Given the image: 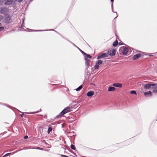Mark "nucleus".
I'll use <instances>...</instances> for the list:
<instances>
[{
	"label": "nucleus",
	"instance_id": "f257e3e1",
	"mask_svg": "<svg viewBox=\"0 0 157 157\" xmlns=\"http://www.w3.org/2000/svg\"><path fill=\"white\" fill-rule=\"evenodd\" d=\"M144 88L145 89L152 91L153 89L157 88V83L147 84L144 86Z\"/></svg>",
	"mask_w": 157,
	"mask_h": 157
},
{
	"label": "nucleus",
	"instance_id": "f03ea898",
	"mask_svg": "<svg viewBox=\"0 0 157 157\" xmlns=\"http://www.w3.org/2000/svg\"><path fill=\"white\" fill-rule=\"evenodd\" d=\"M9 12V9L5 7L0 8V13H2L5 15L7 14Z\"/></svg>",
	"mask_w": 157,
	"mask_h": 157
},
{
	"label": "nucleus",
	"instance_id": "7ed1b4c3",
	"mask_svg": "<svg viewBox=\"0 0 157 157\" xmlns=\"http://www.w3.org/2000/svg\"><path fill=\"white\" fill-rule=\"evenodd\" d=\"M71 110V109L70 107H67L60 113L59 116H62L64 114L70 112Z\"/></svg>",
	"mask_w": 157,
	"mask_h": 157
},
{
	"label": "nucleus",
	"instance_id": "20e7f679",
	"mask_svg": "<svg viewBox=\"0 0 157 157\" xmlns=\"http://www.w3.org/2000/svg\"><path fill=\"white\" fill-rule=\"evenodd\" d=\"M120 50L122 52L123 55H126L128 54L129 49L127 47H123L121 48Z\"/></svg>",
	"mask_w": 157,
	"mask_h": 157
},
{
	"label": "nucleus",
	"instance_id": "39448f33",
	"mask_svg": "<svg viewBox=\"0 0 157 157\" xmlns=\"http://www.w3.org/2000/svg\"><path fill=\"white\" fill-rule=\"evenodd\" d=\"M17 2V0H6L5 5L6 6L13 5Z\"/></svg>",
	"mask_w": 157,
	"mask_h": 157
},
{
	"label": "nucleus",
	"instance_id": "423d86ee",
	"mask_svg": "<svg viewBox=\"0 0 157 157\" xmlns=\"http://www.w3.org/2000/svg\"><path fill=\"white\" fill-rule=\"evenodd\" d=\"M115 49L113 48L109 49L108 52V54L111 56H114L115 54Z\"/></svg>",
	"mask_w": 157,
	"mask_h": 157
},
{
	"label": "nucleus",
	"instance_id": "0eeeda50",
	"mask_svg": "<svg viewBox=\"0 0 157 157\" xmlns=\"http://www.w3.org/2000/svg\"><path fill=\"white\" fill-rule=\"evenodd\" d=\"M108 54H106V53H103L101 54V55L98 56L97 57V59H99L101 58H104L107 57L108 56Z\"/></svg>",
	"mask_w": 157,
	"mask_h": 157
},
{
	"label": "nucleus",
	"instance_id": "6e6552de",
	"mask_svg": "<svg viewBox=\"0 0 157 157\" xmlns=\"http://www.w3.org/2000/svg\"><path fill=\"white\" fill-rule=\"evenodd\" d=\"M141 54H137L135 55L133 58V60H136L139 57L141 56Z\"/></svg>",
	"mask_w": 157,
	"mask_h": 157
},
{
	"label": "nucleus",
	"instance_id": "1a4fd4ad",
	"mask_svg": "<svg viewBox=\"0 0 157 157\" xmlns=\"http://www.w3.org/2000/svg\"><path fill=\"white\" fill-rule=\"evenodd\" d=\"M144 95L146 97L151 96L152 95V92L151 91L145 92L144 93Z\"/></svg>",
	"mask_w": 157,
	"mask_h": 157
},
{
	"label": "nucleus",
	"instance_id": "9d476101",
	"mask_svg": "<svg viewBox=\"0 0 157 157\" xmlns=\"http://www.w3.org/2000/svg\"><path fill=\"white\" fill-rule=\"evenodd\" d=\"M113 85L115 87H119V88L121 87L122 86V84L119 83H114L113 84Z\"/></svg>",
	"mask_w": 157,
	"mask_h": 157
},
{
	"label": "nucleus",
	"instance_id": "9b49d317",
	"mask_svg": "<svg viewBox=\"0 0 157 157\" xmlns=\"http://www.w3.org/2000/svg\"><path fill=\"white\" fill-rule=\"evenodd\" d=\"M94 94V92L93 91H90L88 92L86 95L88 97H91Z\"/></svg>",
	"mask_w": 157,
	"mask_h": 157
},
{
	"label": "nucleus",
	"instance_id": "f8f14e48",
	"mask_svg": "<svg viewBox=\"0 0 157 157\" xmlns=\"http://www.w3.org/2000/svg\"><path fill=\"white\" fill-rule=\"evenodd\" d=\"M85 59L86 60L85 64L88 67H89V63L90 61V60L89 59H87L86 58H85Z\"/></svg>",
	"mask_w": 157,
	"mask_h": 157
},
{
	"label": "nucleus",
	"instance_id": "ddd939ff",
	"mask_svg": "<svg viewBox=\"0 0 157 157\" xmlns=\"http://www.w3.org/2000/svg\"><path fill=\"white\" fill-rule=\"evenodd\" d=\"M115 88L113 87L110 86L109 87L108 91H114L115 90Z\"/></svg>",
	"mask_w": 157,
	"mask_h": 157
},
{
	"label": "nucleus",
	"instance_id": "4468645a",
	"mask_svg": "<svg viewBox=\"0 0 157 157\" xmlns=\"http://www.w3.org/2000/svg\"><path fill=\"white\" fill-rule=\"evenodd\" d=\"M11 20V17L9 16H8L6 17V22H8Z\"/></svg>",
	"mask_w": 157,
	"mask_h": 157
},
{
	"label": "nucleus",
	"instance_id": "2eb2a0df",
	"mask_svg": "<svg viewBox=\"0 0 157 157\" xmlns=\"http://www.w3.org/2000/svg\"><path fill=\"white\" fill-rule=\"evenodd\" d=\"M13 153H8L4 155H3L2 157H6V156H11V155L13 154Z\"/></svg>",
	"mask_w": 157,
	"mask_h": 157
},
{
	"label": "nucleus",
	"instance_id": "dca6fc26",
	"mask_svg": "<svg viewBox=\"0 0 157 157\" xmlns=\"http://www.w3.org/2000/svg\"><path fill=\"white\" fill-rule=\"evenodd\" d=\"M84 56L85 57L88 58H91V56L90 55H88L86 53H84Z\"/></svg>",
	"mask_w": 157,
	"mask_h": 157
},
{
	"label": "nucleus",
	"instance_id": "f3484780",
	"mask_svg": "<svg viewBox=\"0 0 157 157\" xmlns=\"http://www.w3.org/2000/svg\"><path fill=\"white\" fill-rule=\"evenodd\" d=\"M6 1V0H0V6L2 5Z\"/></svg>",
	"mask_w": 157,
	"mask_h": 157
},
{
	"label": "nucleus",
	"instance_id": "a211bd4d",
	"mask_svg": "<svg viewBox=\"0 0 157 157\" xmlns=\"http://www.w3.org/2000/svg\"><path fill=\"white\" fill-rule=\"evenodd\" d=\"M118 44V41L117 40H116L113 43V46L114 47L116 46Z\"/></svg>",
	"mask_w": 157,
	"mask_h": 157
},
{
	"label": "nucleus",
	"instance_id": "6ab92c4d",
	"mask_svg": "<svg viewBox=\"0 0 157 157\" xmlns=\"http://www.w3.org/2000/svg\"><path fill=\"white\" fill-rule=\"evenodd\" d=\"M82 88V85L80 86L79 87L76 89L77 91H78L81 90Z\"/></svg>",
	"mask_w": 157,
	"mask_h": 157
},
{
	"label": "nucleus",
	"instance_id": "aec40b11",
	"mask_svg": "<svg viewBox=\"0 0 157 157\" xmlns=\"http://www.w3.org/2000/svg\"><path fill=\"white\" fill-rule=\"evenodd\" d=\"M102 61L101 60H99L96 63L97 64H98V65H100L102 63Z\"/></svg>",
	"mask_w": 157,
	"mask_h": 157
},
{
	"label": "nucleus",
	"instance_id": "412c9836",
	"mask_svg": "<svg viewBox=\"0 0 157 157\" xmlns=\"http://www.w3.org/2000/svg\"><path fill=\"white\" fill-rule=\"evenodd\" d=\"M99 65L97 64V63H96L94 67L95 69H98L99 67Z\"/></svg>",
	"mask_w": 157,
	"mask_h": 157
},
{
	"label": "nucleus",
	"instance_id": "4be33fe9",
	"mask_svg": "<svg viewBox=\"0 0 157 157\" xmlns=\"http://www.w3.org/2000/svg\"><path fill=\"white\" fill-rule=\"evenodd\" d=\"M52 130V127H50L48 128V134H49L50 132Z\"/></svg>",
	"mask_w": 157,
	"mask_h": 157
},
{
	"label": "nucleus",
	"instance_id": "5701e85b",
	"mask_svg": "<svg viewBox=\"0 0 157 157\" xmlns=\"http://www.w3.org/2000/svg\"><path fill=\"white\" fill-rule=\"evenodd\" d=\"M31 148V149H40V150H43V148H40V147H35L32 148Z\"/></svg>",
	"mask_w": 157,
	"mask_h": 157
},
{
	"label": "nucleus",
	"instance_id": "b1692460",
	"mask_svg": "<svg viewBox=\"0 0 157 157\" xmlns=\"http://www.w3.org/2000/svg\"><path fill=\"white\" fill-rule=\"evenodd\" d=\"M152 91L153 93H157V88L153 89Z\"/></svg>",
	"mask_w": 157,
	"mask_h": 157
},
{
	"label": "nucleus",
	"instance_id": "393cba45",
	"mask_svg": "<svg viewBox=\"0 0 157 157\" xmlns=\"http://www.w3.org/2000/svg\"><path fill=\"white\" fill-rule=\"evenodd\" d=\"M130 93L131 94H136V92L135 91H134V90L131 91L130 92Z\"/></svg>",
	"mask_w": 157,
	"mask_h": 157
},
{
	"label": "nucleus",
	"instance_id": "a878e982",
	"mask_svg": "<svg viewBox=\"0 0 157 157\" xmlns=\"http://www.w3.org/2000/svg\"><path fill=\"white\" fill-rule=\"evenodd\" d=\"M71 147L72 149L75 150V147L74 145L71 144Z\"/></svg>",
	"mask_w": 157,
	"mask_h": 157
},
{
	"label": "nucleus",
	"instance_id": "bb28decb",
	"mask_svg": "<svg viewBox=\"0 0 157 157\" xmlns=\"http://www.w3.org/2000/svg\"><path fill=\"white\" fill-rule=\"evenodd\" d=\"M3 19V17L1 15H0V21L2 20Z\"/></svg>",
	"mask_w": 157,
	"mask_h": 157
},
{
	"label": "nucleus",
	"instance_id": "cd10ccee",
	"mask_svg": "<svg viewBox=\"0 0 157 157\" xmlns=\"http://www.w3.org/2000/svg\"><path fill=\"white\" fill-rule=\"evenodd\" d=\"M4 28L3 27H0V31L3 30Z\"/></svg>",
	"mask_w": 157,
	"mask_h": 157
},
{
	"label": "nucleus",
	"instance_id": "c85d7f7f",
	"mask_svg": "<svg viewBox=\"0 0 157 157\" xmlns=\"http://www.w3.org/2000/svg\"><path fill=\"white\" fill-rule=\"evenodd\" d=\"M23 0H17V1L19 2H21Z\"/></svg>",
	"mask_w": 157,
	"mask_h": 157
},
{
	"label": "nucleus",
	"instance_id": "c756f323",
	"mask_svg": "<svg viewBox=\"0 0 157 157\" xmlns=\"http://www.w3.org/2000/svg\"><path fill=\"white\" fill-rule=\"evenodd\" d=\"M28 138V136H25L24 137L25 139H26Z\"/></svg>",
	"mask_w": 157,
	"mask_h": 157
},
{
	"label": "nucleus",
	"instance_id": "7c9ffc66",
	"mask_svg": "<svg viewBox=\"0 0 157 157\" xmlns=\"http://www.w3.org/2000/svg\"><path fill=\"white\" fill-rule=\"evenodd\" d=\"M80 51L84 55V53H85V52H84L83 51L81 50H80Z\"/></svg>",
	"mask_w": 157,
	"mask_h": 157
},
{
	"label": "nucleus",
	"instance_id": "2f4dec72",
	"mask_svg": "<svg viewBox=\"0 0 157 157\" xmlns=\"http://www.w3.org/2000/svg\"><path fill=\"white\" fill-rule=\"evenodd\" d=\"M24 115V114H22L21 115V117H23V115Z\"/></svg>",
	"mask_w": 157,
	"mask_h": 157
},
{
	"label": "nucleus",
	"instance_id": "473e14b6",
	"mask_svg": "<svg viewBox=\"0 0 157 157\" xmlns=\"http://www.w3.org/2000/svg\"><path fill=\"white\" fill-rule=\"evenodd\" d=\"M111 2H113L114 0H111Z\"/></svg>",
	"mask_w": 157,
	"mask_h": 157
},
{
	"label": "nucleus",
	"instance_id": "72a5a7b5",
	"mask_svg": "<svg viewBox=\"0 0 157 157\" xmlns=\"http://www.w3.org/2000/svg\"><path fill=\"white\" fill-rule=\"evenodd\" d=\"M64 157H68L67 156L64 155Z\"/></svg>",
	"mask_w": 157,
	"mask_h": 157
},
{
	"label": "nucleus",
	"instance_id": "f704fd0d",
	"mask_svg": "<svg viewBox=\"0 0 157 157\" xmlns=\"http://www.w3.org/2000/svg\"><path fill=\"white\" fill-rule=\"evenodd\" d=\"M1 25V24L0 23V26Z\"/></svg>",
	"mask_w": 157,
	"mask_h": 157
},
{
	"label": "nucleus",
	"instance_id": "c9c22d12",
	"mask_svg": "<svg viewBox=\"0 0 157 157\" xmlns=\"http://www.w3.org/2000/svg\"><path fill=\"white\" fill-rule=\"evenodd\" d=\"M33 0H30V2H31L33 1Z\"/></svg>",
	"mask_w": 157,
	"mask_h": 157
},
{
	"label": "nucleus",
	"instance_id": "e433bc0d",
	"mask_svg": "<svg viewBox=\"0 0 157 157\" xmlns=\"http://www.w3.org/2000/svg\"><path fill=\"white\" fill-rule=\"evenodd\" d=\"M117 17V16L116 17H115V18H116V17Z\"/></svg>",
	"mask_w": 157,
	"mask_h": 157
},
{
	"label": "nucleus",
	"instance_id": "4c0bfd02",
	"mask_svg": "<svg viewBox=\"0 0 157 157\" xmlns=\"http://www.w3.org/2000/svg\"><path fill=\"white\" fill-rule=\"evenodd\" d=\"M117 17V16L116 17H115V18H116V17Z\"/></svg>",
	"mask_w": 157,
	"mask_h": 157
},
{
	"label": "nucleus",
	"instance_id": "58836bf2",
	"mask_svg": "<svg viewBox=\"0 0 157 157\" xmlns=\"http://www.w3.org/2000/svg\"><path fill=\"white\" fill-rule=\"evenodd\" d=\"M117 17V16L116 17H115V18H116V17Z\"/></svg>",
	"mask_w": 157,
	"mask_h": 157
},
{
	"label": "nucleus",
	"instance_id": "ea45409f",
	"mask_svg": "<svg viewBox=\"0 0 157 157\" xmlns=\"http://www.w3.org/2000/svg\"><path fill=\"white\" fill-rule=\"evenodd\" d=\"M73 45H74V46H75V45L74 44H73Z\"/></svg>",
	"mask_w": 157,
	"mask_h": 157
},
{
	"label": "nucleus",
	"instance_id": "a19ab883",
	"mask_svg": "<svg viewBox=\"0 0 157 157\" xmlns=\"http://www.w3.org/2000/svg\"><path fill=\"white\" fill-rule=\"evenodd\" d=\"M73 45H74V46H75V45L74 44H73Z\"/></svg>",
	"mask_w": 157,
	"mask_h": 157
},
{
	"label": "nucleus",
	"instance_id": "79ce46f5",
	"mask_svg": "<svg viewBox=\"0 0 157 157\" xmlns=\"http://www.w3.org/2000/svg\"><path fill=\"white\" fill-rule=\"evenodd\" d=\"M73 45H74V46H75V45L74 44H73Z\"/></svg>",
	"mask_w": 157,
	"mask_h": 157
}]
</instances>
